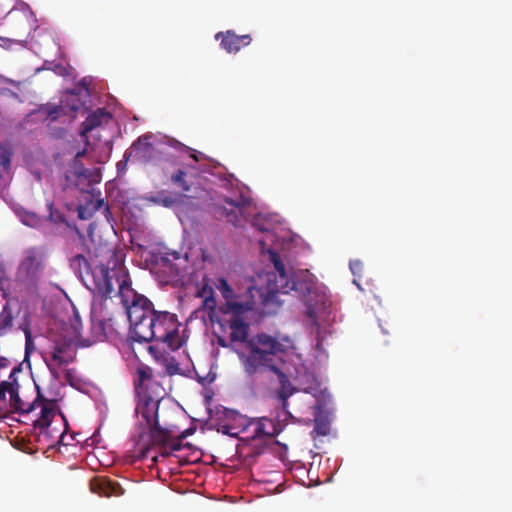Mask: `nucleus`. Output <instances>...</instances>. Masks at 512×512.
Wrapping results in <instances>:
<instances>
[{"label": "nucleus", "mask_w": 512, "mask_h": 512, "mask_svg": "<svg viewBox=\"0 0 512 512\" xmlns=\"http://www.w3.org/2000/svg\"><path fill=\"white\" fill-rule=\"evenodd\" d=\"M152 328L155 331L154 341L166 344L170 350H177L182 347L184 340L179 335V323L176 315L166 311L154 312Z\"/></svg>", "instance_id": "6"}, {"label": "nucleus", "mask_w": 512, "mask_h": 512, "mask_svg": "<svg viewBox=\"0 0 512 512\" xmlns=\"http://www.w3.org/2000/svg\"><path fill=\"white\" fill-rule=\"evenodd\" d=\"M88 85L89 82L87 79H82L79 82V85L73 91L69 92L65 99L61 101V105L49 106L45 108L47 118L51 121H55L61 115L75 113L81 109L86 112L88 110L86 107L87 100L90 98Z\"/></svg>", "instance_id": "7"}, {"label": "nucleus", "mask_w": 512, "mask_h": 512, "mask_svg": "<svg viewBox=\"0 0 512 512\" xmlns=\"http://www.w3.org/2000/svg\"><path fill=\"white\" fill-rule=\"evenodd\" d=\"M85 151L78 152L75 156L72 169L65 174L66 185L74 186L82 193V199L77 206V214L80 220H89L96 213L95 184L96 171L84 168L79 158Z\"/></svg>", "instance_id": "4"}, {"label": "nucleus", "mask_w": 512, "mask_h": 512, "mask_svg": "<svg viewBox=\"0 0 512 512\" xmlns=\"http://www.w3.org/2000/svg\"><path fill=\"white\" fill-rule=\"evenodd\" d=\"M170 180L176 187L181 189L187 197H190L189 193L193 190V184L191 182V177L186 171L178 169L171 175Z\"/></svg>", "instance_id": "20"}, {"label": "nucleus", "mask_w": 512, "mask_h": 512, "mask_svg": "<svg viewBox=\"0 0 512 512\" xmlns=\"http://www.w3.org/2000/svg\"><path fill=\"white\" fill-rule=\"evenodd\" d=\"M170 449L172 451H179L181 449V444L179 442H173L170 444Z\"/></svg>", "instance_id": "41"}, {"label": "nucleus", "mask_w": 512, "mask_h": 512, "mask_svg": "<svg viewBox=\"0 0 512 512\" xmlns=\"http://www.w3.org/2000/svg\"><path fill=\"white\" fill-rule=\"evenodd\" d=\"M103 209V213L105 215V218L107 220L108 223L111 222V218H112V214L110 212V209L109 207L104 203V200L103 199H99L98 198V211Z\"/></svg>", "instance_id": "33"}, {"label": "nucleus", "mask_w": 512, "mask_h": 512, "mask_svg": "<svg viewBox=\"0 0 512 512\" xmlns=\"http://www.w3.org/2000/svg\"><path fill=\"white\" fill-rule=\"evenodd\" d=\"M10 153L0 144V169L8 170L10 168Z\"/></svg>", "instance_id": "30"}, {"label": "nucleus", "mask_w": 512, "mask_h": 512, "mask_svg": "<svg viewBox=\"0 0 512 512\" xmlns=\"http://www.w3.org/2000/svg\"><path fill=\"white\" fill-rule=\"evenodd\" d=\"M90 490L91 492L96 493V476H93L90 479Z\"/></svg>", "instance_id": "40"}, {"label": "nucleus", "mask_w": 512, "mask_h": 512, "mask_svg": "<svg viewBox=\"0 0 512 512\" xmlns=\"http://www.w3.org/2000/svg\"><path fill=\"white\" fill-rule=\"evenodd\" d=\"M215 38L217 40L221 39L220 45L227 53H237L242 47L248 46L252 41L249 34L237 35L231 30L218 32Z\"/></svg>", "instance_id": "15"}, {"label": "nucleus", "mask_w": 512, "mask_h": 512, "mask_svg": "<svg viewBox=\"0 0 512 512\" xmlns=\"http://www.w3.org/2000/svg\"><path fill=\"white\" fill-rule=\"evenodd\" d=\"M118 339V330L115 321L109 317L98 321V341L113 342Z\"/></svg>", "instance_id": "19"}, {"label": "nucleus", "mask_w": 512, "mask_h": 512, "mask_svg": "<svg viewBox=\"0 0 512 512\" xmlns=\"http://www.w3.org/2000/svg\"><path fill=\"white\" fill-rule=\"evenodd\" d=\"M163 367L165 368V371L167 375L174 376V375H181V376H189L190 375V369H182L180 367L179 362L170 355H166L162 357L161 361Z\"/></svg>", "instance_id": "23"}, {"label": "nucleus", "mask_w": 512, "mask_h": 512, "mask_svg": "<svg viewBox=\"0 0 512 512\" xmlns=\"http://www.w3.org/2000/svg\"><path fill=\"white\" fill-rule=\"evenodd\" d=\"M45 253L41 248L30 247L24 250L17 274L32 283L38 281L42 274Z\"/></svg>", "instance_id": "9"}, {"label": "nucleus", "mask_w": 512, "mask_h": 512, "mask_svg": "<svg viewBox=\"0 0 512 512\" xmlns=\"http://www.w3.org/2000/svg\"><path fill=\"white\" fill-rule=\"evenodd\" d=\"M314 432H316L318 435L325 436L329 433V426L325 422L316 420Z\"/></svg>", "instance_id": "32"}, {"label": "nucleus", "mask_w": 512, "mask_h": 512, "mask_svg": "<svg viewBox=\"0 0 512 512\" xmlns=\"http://www.w3.org/2000/svg\"><path fill=\"white\" fill-rule=\"evenodd\" d=\"M23 331L25 334V350L26 352H29L30 348L33 345L31 330L29 327H25Z\"/></svg>", "instance_id": "34"}, {"label": "nucleus", "mask_w": 512, "mask_h": 512, "mask_svg": "<svg viewBox=\"0 0 512 512\" xmlns=\"http://www.w3.org/2000/svg\"><path fill=\"white\" fill-rule=\"evenodd\" d=\"M98 496H121L124 493V490L119 485L117 481H114L107 476L98 475Z\"/></svg>", "instance_id": "18"}, {"label": "nucleus", "mask_w": 512, "mask_h": 512, "mask_svg": "<svg viewBox=\"0 0 512 512\" xmlns=\"http://www.w3.org/2000/svg\"><path fill=\"white\" fill-rule=\"evenodd\" d=\"M59 414L61 415L62 419H63L64 421H66L65 416H64L61 412H59ZM65 424L67 425V422H65Z\"/></svg>", "instance_id": "52"}, {"label": "nucleus", "mask_w": 512, "mask_h": 512, "mask_svg": "<svg viewBox=\"0 0 512 512\" xmlns=\"http://www.w3.org/2000/svg\"><path fill=\"white\" fill-rule=\"evenodd\" d=\"M77 258H78L79 260H82V261L84 262L85 267H86V269H87V270H90V267H89V264H88V262H87L86 258H84V257H83V256H81V255L77 256Z\"/></svg>", "instance_id": "44"}, {"label": "nucleus", "mask_w": 512, "mask_h": 512, "mask_svg": "<svg viewBox=\"0 0 512 512\" xmlns=\"http://www.w3.org/2000/svg\"><path fill=\"white\" fill-rule=\"evenodd\" d=\"M74 360V351L70 344H56L50 353V360L45 359L49 371L56 375L63 365H68Z\"/></svg>", "instance_id": "14"}, {"label": "nucleus", "mask_w": 512, "mask_h": 512, "mask_svg": "<svg viewBox=\"0 0 512 512\" xmlns=\"http://www.w3.org/2000/svg\"><path fill=\"white\" fill-rule=\"evenodd\" d=\"M225 202L227 204H229L230 206H232V207L240 208V206H241L240 201L234 200V199H231V198L225 199Z\"/></svg>", "instance_id": "37"}, {"label": "nucleus", "mask_w": 512, "mask_h": 512, "mask_svg": "<svg viewBox=\"0 0 512 512\" xmlns=\"http://www.w3.org/2000/svg\"><path fill=\"white\" fill-rule=\"evenodd\" d=\"M269 259L275 273L268 276V290L271 294H287L294 291L306 306L307 316L316 324L319 314L328 307L325 294L315 290L314 277L308 271L290 275L279 254L269 251Z\"/></svg>", "instance_id": "3"}, {"label": "nucleus", "mask_w": 512, "mask_h": 512, "mask_svg": "<svg viewBox=\"0 0 512 512\" xmlns=\"http://www.w3.org/2000/svg\"><path fill=\"white\" fill-rule=\"evenodd\" d=\"M9 364V360L5 357L0 356V368L6 367Z\"/></svg>", "instance_id": "42"}, {"label": "nucleus", "mask_w": 512, "mask_h": 512, "mask_svg": "<svg viewBox=\"0 0 512 512\" xmlns=\"http://www.w3.org/2000/svg\"><path fill=\"white\" fill-rule=\"evenodd\" d=\"M197 297L201 298L202 308L213 312L216 308L217 302L214 296V290L211 285L208 283H203V285L197 291Z\"/></svg>", "instance_id": "21"}, {"label": "nucleus", "mask_w": 512, "mask_h": 512, "mask_svg": "<svg viewBox=\"0 0 512 512\" xmlns=\"http://www.w3.org/2000/svg\"><path fill=\"white\" fill-rule=\"evenodd\" d=\"M250 425L254 426L253 438L274 437L283 430L279 421L268 417L254 419L250 422Z\"/></svg>", "instance_id": "16"}, {"label": "nucleus", "mask_w": 512, "mask_h": 512, "mask_svg": "<svg viewBox=\"0 0 512 512\" xmlns=\"http://www.w3.org/2000/svg\"><path fill=\"white\" fill-rule=\"evenodd\" d=\"M95 436H96V432H94V433H93V435H92V436L87 440V442H88L89 440L91 441V443H90V445H91V446H93V445H94V443H95V441H96ZM87 446H89V443H87Z\"/></svg>", "instance_id": "45"}, {"label": "nucleus", "mask_w": 512, "mask_h": 512, "mask_svg": "<svg viewBox=\"0 0 512 512\" xmlns=\"http://www.w3.org/2000/svg\"><path fill=\"white\" fill-rule=\"evenodd\" d=\"M17 389H19L17 380L0 382V400L5 401L6 394L8 393L11 396Z\"/></svg>", "instance_id": "28"}, {"label": "nucleus", "mask_w": 512, "mask_h": 512, "mask_svg": "<svg viewBox=\"0 0 512 512\" xmlns=\"http://www.w3.org/2000/svg\"><path fill=\"white\" fill-rule=\"evenodd\" d=\"M218 343H219V345H220V346H222V347H227V345H226L225 341H224L223 339H221V338L218 340Z\"/></svg>", "instance_id": "48"}, {"label": "nucleus", "mask_w": 512, "mask_h": 512, "mask_svg": "<svg viewBox=\"0 0 512 512\" xmlns=\"http://www.w3.org/2000/svg\"><path fill=\"white\" fill-rule=\"evenodd\" d=\"M138 380L135 382V388L142 387L146 381H150L153 378V370L144 364H141L137 368Z\"/></svg>", "instance_id": "26"}, {"label": "nucleus", "mask_w": 512, "mask_h": 512, "mask_svg": "<svg viewBox=\"0 0 512 512\" xmlns=\"http://www.w3.org/2000/svg\"><path fill=\"white\" fill-rule=\"evenodd\" d=\"M249 353H239L245 374L252 378L256 374H262L270 371L277 375L280 387L276 390V395L281 403L286 418H292L288 411V399L299 392L294 387L286 373L287 346L279 342L274 337L261 333L248 341Z\"/></svg>", "instance_id": "2"}, {"label": "nucleus", "mask_w": 512, "mask_h": 512, "mask_svg": "<svg viewBox=\"0 0 512 512\" xmlns=\"http://www.w3.org/2000/svg\"><path fill=\"white\" fill-rule=\"evenodd\" d=\"M96 128V112H91L86 118V121L82 124L80 135L86 138L88 132Z\"/></svg>", "instance_id": "29"}, {"label": "nucleus", "mask_w": 512, "mask_h": 512, "mask_svg": "<svg viewBox=\"0 0 512 512\" xmlns=\"http://www.w3.org/2000/svg\"><path fill=\"white\" fill-rule=\"evenodd\" d=\"M93 226H94V223H90V225L88 227V236L91 239V241H93Z\"/></svg>", "instance_id": "43"}, {"label": "nucleus", "mask_w": 512, "mask_h": 512, "mask_svg": "<svg viewBox=\"0 0 512 512\" xmlns=\"http://www.w3.org/2000/svg\"><path fill=\"white\" fill-rule=\"evenodd\" d=\"M242 314H232L229 320L230 340L232 342L244 343L247 341L249 325L241 318Z\"/></svg>", "instance_id": "17"}, {"label": "nucleus", "mask_w": 512, "mask_h": 512, "mask_svg": "<svg viewBox=\"0 0 512 512\" xmlns=\"http://www.w3.org/2000/svg\"><path fill=\"white\" fill-rule=\"evenodd\" d=\"M191 151H192V153H191L190 157H191L193 160H195V161H199V158H198V154H197V152H196L195 150H192V149H191Z\"/></svg>", "instance_id": "46"}, {"label": "nucleus", "mask_w": 512, "mask_h": 512, "mask_svg": "<svg viewBox=\"0 0 512 512\" xmlns=\"http://www.w3.org/2000/svg\"><path fill=\"white\" fill-rule=\"evenodd\" d=\"M362 268H363V265L359 260L352 261L350 263V269L353 272V274H356L357 272L361 271Z\"/></svg>", "instance_id": "35"}, {"label": "nucleus", "mask_w": 512, "mask_h": 512, "mask_svg": "<svg viewBox=\"0 0 512 512\" xmlns=\"http://www.w3.org/2000/svg\"><path fill=\"white\" fill-rule=\"evenodd\" d=\"M101 280H98V296L106 299H119L127 313L129 322L144 320L147 315H154L152 302L144 295L138 294L132 287L124 258L120 251L107 244H98Z\"/></svg>", "instance_id": "1"}, {"label": "nucleus", "mask_w": 512, "mask_h": 512, "mask_svg": "<svg viewBox=\"0 0 512 512\" xmlns=\"http://www.w3.org/2000/svg\"><path fill=\"white\" fill-rule=\"evenodd\" d=\"M13 312L11 310V302L7 301L0 311V331L12 327Z\"/></svg>", "instance_id": "24"}, {"label": "nucleus", "mask_w": 512, "mask_h": 512, "mask_svg": "<svg viewBox=\"0 0 512 512\" xmlns=\"http://www.w3.org/2000/svg\"><path fill=\"white\" fill-rule=\"evenodd\" d=\"M102 161H104V159L102 158V155H98L97 162L99 163V162H102Z\"/></svg>", "instance_id": "51"}, {"label": "nucleus", "mask_w": 512, "mask_h": 512, "mask_svg": "<svg viewBox=\"0 0 512 512\" xmlns=\"http://www.w3.org/2000/svg\"><path fill=\"white\" fill-rule=\"evenodd\" d=\"M165 139H166V142H164V144H167L170 147L175 148L176 150H179V151H189V150H191L190 147L184 145L183 143H181L180 141H178V140H176L174 138H165Z\"/></svg>", "instance_id": "31"}, {"label": "nucleus", "mask_w": 512, "mask_h": 512, "mask_svg": "<svg viewBox=\"0 0 512 512\" xmlns=\"http://www.w3.org/2000/svg\"><path fill=\"white\" fill-rule=\"evenodd\" d=\"M148 350H149V352H150L151 354H153L155 357H157V355H156V350H157V349H156V347H155V346L150 345V346H149V348H148Z\"/></svg>", "instance_id": "47"}, {"label": "nucleus", "mask_w": 512, "mask_h": 512, "mask_svg": "<svg viewBox=\"0 0 512 512\" xmlns=\"http://www.w3.org/2000/svg\"><path fill=\"white\" fill-rule=\"evenodd\" d=\"M19 371H20V368H18V367H14V368L12 369V371L10 372L9 380H8V381H14V380H17L15 375H16V373H17V372H19Z\"/></svg>", "instance_id": "39"}, {"label": "nucleus", "mask_w": 512, "mask_h": 512, "mask_svg": "<svg viewBox=\"0 0 512 512\" xmlns=\"http://www.w3.org/2000/svg\"><path fill=\"white\" fill-rule=\"evenodd\" d=\"M37 389L39 390L38 387ZM10 406L14 411L19 413H30L37 407H40V416L34 420L33 426L40 430V435H48V429L56 414L57 405L54 400H47L43 398L38 391L37 397L33 402H25L21 399L19 391L17 390L10 396Z\"/></svg>", "instance_id": "5"}, {"label": "nucleus", "mask_w": 512, "mask_h": 512, "mask_svg": "<svg viewBox=\"0 0 512 512\" xmlns=\"http://www.w3.org/2000/svg\"><path fill=\"white\" fill-rule=\"evenodd\" d=\"M149 432L151 440L154 444L166 445L168 443L170 433L168 430L160 426L156 417L153 419V423L149 426Z\"/></svg>", "instance_id": "22"}, {"label": "nucleus", "mask_w": 512, "mask_h": 512, "mask_svg": "<svg viewBox=\"0 0 512 512\" xmlns=\"http://www.w3.org/2000/svg\"><path fill=\"white\" fill-rule=\"evenodd\" d=\"M4 171H5V170L0 169V180L2 179V176H3V172H4Z\"/></svg>", "instance_id": "53"}, {"label": "nucleus", "mask_w": 512, "mask_h": 512, "mask_svg": "<svg viewBox=\"0 0 512 512\" xmlns=\"http://www.w3.org/2000/svg\"><path fill=\"white\" fill-rule=\"evenodd\" d=\"M299 391L311 394L316 399L315 409L321 411L326 403L327 389L322 388L321 382L313 372H306L298 377Z\"/></svg>", "instance_id": "12"}, {"label": "nucleus", "mask_w": 512, "mask_h": 512, "mask_svg": "<svg viewBox=\"0 0 512 512\" xmlns=\"http://www.w3.org/2000/svg\"><path fill=\"white\" fill-rule=\"evenodd\" d=\"M154 202L162 205L166 208H172L173 206L180 203V196L179 195H164L159 194L155 199Z\"/></svg>", "instance_id": "27"}, {"label": "nucleus", "mask_w": 512, "mask_h": 512, "mask_svg": "<svg viewBox=\"0 0 512 512\" xmlns=\"http://www.w3.org/2000/svg\"><path fill=\"white\" fill-rule=\"evenodd\" d=\"M91 277H92V279H93V283H94V285L96 286V278H95V276H94V273H93V272H91Z\"/></svg>", "instance_id": "50"}, {"label": "nucleus", "mask_w": 512, "mask_h": 512, "mask_svg": "<svg viewBox=\"0 0 512 512\" xmlns=\"http://www.w3.org/2000/svg\"><path fill=\"white\" fill-rule=\"evenodd\" d=\"M247 292L250 294L252 292V287H249Z\"/></svg>", "instance_id": "54"}, {"label": "nucleus", "mask_w": 512, "mask_h": 512, "mask_svg": "<svg viewBox=\"0 0 512 512\" xmlns=\"http://www.w3.org/2000/svg\"><path fill=\"white\" fill-rule=\"evenodd\" d=\"M154 315L145 316L144 320L132 321L130 323L129 340L131 343H148L155 338V331L152 328Z\"/></svg>", "instance_id": "13"}, {"label": "nucleus", "mask_w": 512, "mask_h": 512, "mask_svg": "<svg viewBox=\"0 0 512 512\" xmlns=\"http://www.w3.org/2000/svg\"><path fill=\"white\" fill-rule=\"evenodd\" d=\"M164 141L158 139L153 134H145L140 136L131 146L130 150L125 153V158L134 155L142 162L155 160L162 152Z\"/></svg>", "instance_id": "10"}, {"label": "nucleus", "mask_w": 512, "mask_h": 512, "mask_svg": "<svg viewBox=\"0 0 512 512\" xmlns=\"http://www.w3.org/2000/svg\"><path fill=\"white\" fill-rule=\"evenodd\" d=\"M157 410V402L150 400L145 403V406L141 411V416L146 420V424L148 425V427L153 423V419L155 417L158 419Z\"/></svg>", "instance_id": "25"}, {"label": "nucleus", "mask_w": 512, "mask_h": 512, "mask_svg": "<svg viewBox=\"0 0 512 512\" xmlns=\"http://www.w3.org/2000/svg\"><path fill=\"white\" fill-rule=\"evenodd\" d=\"M215 287L225 300L221 310L224 314H244L254 308L252 295H237L224 277L217 279Z\"/></svg>", "instance_id": "8"}, {"label": "nucleus", "mask_w": 512, "mask_h": 512, "mask_svg": "<svg viewBox=\"0 0 512 512\" xmlns=\"http://www.w3.org/2000/svg\"><path fill=\"white\" fill-rule=\"evenodd\" d=\"M253 225L261 232H268L269 231V228L263 224H260V217H256L254 220H253Z\"/></svg>", "instance_id": "36"}, {"label": "nucleus", "mask_w": 512, "mask_h": 512, "mask_svg": "<svg viewBox=\"0 0 512 512\" xmlns=\"http://www.w3.org/2000/svg\"><path fill=\"white\" fill-rule=\"evenodd\" d=\"M221 431H222L223 434H227V435H230V436L237 435V433L231 432L230 427L228 425H222L221 426Z\"/></svg>", "instance_id": "38"}, {"label": "nucleus", "mask_w": 512, "mask_h": 512, "mask_svg": "<svg viewBox=\"0 0 512 512\" xmlns=\"http://www.w3.org/2000/svg\"><path fill=\"white\" fill-rule=\"evenodd\" d=\"M75 229V232L78 234V236L80 238H83V235L81 234V232L79 231V229L77 227L74 228Z\"/></svg>", "instance_id": "49"}, {"label": "nucleus", "mask_w": 512, "mask_h": 512, "mask_svg": "<svg viewBox=\"0 0 512 512\" xmlns=\"http://www.w3.org/2000/svg\"><path fill=\"white\" fill-rule=\"evenodd\" d=\"M97 117L98 142H104L103 148L107 150L105 158H108L113 147L112 140L118 132V125L112 113L105 108H98Z\"/></svg>", "instance_id": "11"}]
</instances>
